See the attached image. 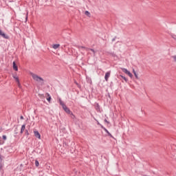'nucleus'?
Segmentation results:
<instances>
[{"mask_svg": "<svg viewBox=\"0 0 176 176\" xmlns=\"http://www.w3.org/2000/svg\"><path fill=\"white\" fill-rule=\"evenodd\" d=\"M20 119L21 120H23L24 119V117L23 116H21Z\"/></svg>", "mask_w": 176, "mask_h": 176, "instance_id": "2f4dec72", "label": "nucleus"}, {"mask_svg": "<svg viewBox=\"0 0 176 176\" xmlns=\"http://www.w3.org/2000/svg\"><path fill=\"white\" fill-rule=\"evenodd\" d=\"M12 78L15 79L16 82H18L19 86H20V80L19 79V77H17V75H13Z\"/></svg>", "mask_w": 176, "mask_h": 176, "instance_id": "0eeeda50", "label": "nucleus"}, {"mask_svg": "<svg viewBox=\"0 0 176 176\" xmlns=\"http://www.w3.org/2000/svg\"><path fill=\"white\" fill-rule=\"evenodd\" d=\"M3 166H2V158L0 157V171L2 170Z\"/></svg>", "mask_w": 176, "mask_h": 176, "instance_id": "a211bd4d", "label": "nucleus"}, {"mask_svg": "<svg viewBox=\"0 0 176 176\" xmlns=\"http://www.w3.org/2000/svg\"><path fill=\"white\" fill-rule=\"evenodd\" d=\"M2 138L0 137V145H3V144H5V142L1 140Z\"/></svg>", "mask_w": 176, "mask_h": 176, "instance_id": "393cba45", "label": "nucleus"}, {"mask_svg": "<svg viewBox=\"0 0 176 176\" xmlns=\"http://www.w3.org/2000/svg\"><path fill=\"white\" fill-rule=\"evenodd\" d=\"M1 36H2L3 38H4V39H9V36H8L6 34H5L4 32H3L1 35Z\"/></svg>", "mask_w": 176, "mask_h": 176, "instance_id": "1a4fd4ad", "label": "nucleus"}, {"mask_svg": "<svg viewBox=\"0 0 176 176\" xmlns=\"http://www.w3.org/2000/svg\"><path fill=\"white\" fill-rule=\"evenodd\" d=\"M25 135H30V133H28V130L25 131Z\"/></svg>", "mask_w": 176, "mask_h": 176, "instance_id": "b1692460", "label": "nucleus"}, {"mask_svg": "<svg viewBox=\"0 0 176 176\" xmlns=\"http://www.w3.org/2000/svg\"><path fill=\"white\" fill-rule=\"evenodd\" d=\"M14 134H19V128L16 127L14 129Z\"/></svg>", "mask_w": 176, "mask_h": 176, "instance_id": "4be33fe9", "label": "nucleus"}, {"mask_svg": "<svg viewBox=\"0 0 176 176\" xmlns=\"http://www.w3.org/2000/svg\"><path fill=\"white\" fill-rule=\"evenodd\" d=\"M97 124H98V126H100V124H101L100 123V122L97 121Z\"/></svg>", "mask_w": 176, "mask_h": 176, "instance_id": "72a5a7b5", "label": "nucleus"}, {"mask_svg": "<svg viewBox=\"0 0 176 176\" xmlns=\"http://www.w3.org/2000/svg\"><path fill=\"white\" fill-rule=\"evenodd\" d=\"M64 111L66 112V113H68L69 115L72 111L67 107V105L64 106L63 107Z\"/></svg>", "mask_w": 176, "mask_h": 176, "instance_id": "7ed1b4c3", "label": "nucleus"}, {"mask_svg": "<svg viewBox=\"0 0 176 176\" xmlns=\"http://www.w3.org/2000/svg\"><path fill=\"white\" fill-rule=\"evenodd\" d=\"M120 78H122V79H124V80H125V82L127 83V82H129V80L127 79V78H126L125 76H124L123 75L120 74L119 76Z\"/></svg>", "mask_w": 176, "mask_h": 176, "instance_id": "f8f14e48", "label": "nucleus"}, {"mask_svg": "<svg viewBox=\"0 0 176 176\" xmlns=\"http://www.w3.org/2000/svg\"><path fill=\"white\" fill-rule=\"evenodd\" d=\"M95 108H96V111H97L98 112H100V104H98V103L96 104Z\"/></svg>", "mask_w": 176, "mask_h": 176, "instance_id": "ddd939ff", "label": "nucleus"}, {"mask_svg": "<svg viewBox=\"0 0 176 176\" xmlns=\"http://www.w3.org/2000/svg\"><path fill=\"white\" fill-rule=\"evenodd\" d=\"M104 122L105 123H107L108 124H109V121H108L107 119H104Z\"/></svg>", "mask_w": 176, "mask_h": 176, "instance_id": "c85d7f7f", "label": "nucleus"}, {"mask_svg": "<svg viewBox=\"0 0 176 176\" xmlns=\"http://www.w3.org/2000/svg\"><path fill=\"white\" fill-rule=\"evenodd\" d=\"M3 129H2V127L0 128V133L2 131Z\"/></svg>", "mask_w": 176, "mask_h": 176, "instance_id": "c9c22d12", "label": "nucleus"}, {"mask_svg": "<svg viewBox=\"0 0 176 176\" xmlns=\"http://www.w3.org/2000/svg\"><path fill=\"white\" fill-rule=\"evenodd\" d=\"M32 76L34 79V80H36V82H40V83H41V85H44V82L45 80H43V78H42V77L36 75V74H32Z\"/></svg>", "mask_w": 176, "mask_h": 176, "instance_id": "f257e3e1", "label": "nucleus"}, {"mask_svg": "<svg viewBox=\"0 0 176 176\" xmlns=\"http://www.w3.org/2000/svg\"><path fill=\"white\" fill-rule=\"evenodd\" d=\"M110 76H111V72H107L104 76V80H106V82H108V79H109Z\"/></svg>", "mask_w": 176, "mask_h": 176, "instance_id": "20e7f679", "label": "nucleus"}, {"mask_svg": "<svg viewBox=\"0 0 176 176\" xmlns=\"http://www.w3.org/2000/svg\"><path fill=\"white\" fill-rule=\"evenodd\" d=\"M172 38L176 41V35L172 34Z\"/></svg>", "mask_w": 176, "mask_h": 176, "instance_id": "bb28decb", "label": "nucleus"}, {"mask_svg": "<svg viewBox=\"0 0 176 176\" xmlns=\"http://www.w3.org/2000/svg\"><path fill=\"white\" fill-rule=\"evenodd\" d=\"M35 166L36 167H39V162L38 160H35Z\"/></svg>", "mask_w": 176, "mask_h": 176, "instance_id": "412c9836", "label": "nucleus"}, {"mask_svg": "<svg viewBox=\"0 0 176 176\" xmlns=\"http://www.w3.org/2000/svg\"><path fill=\"white\" fill-rule=\"evenodd\" d=\"M3 33V32H2L1 30H0V36H1Z\"/></svg>", "mask_w": 176, "mask_h": 176, "instance_id": "473e14b6", "label": "nucleus"}, {"mask_svg": "<svg viewBox=\"0 0 176 176\" xmlns=\"http://www.w3.org/2000/svg\"><path fill=\"white\" fill-rule=\"evenodd\" d=\"M133 72L134 74V76L135 77L136 79H138V74H137V72H135V70H133Z\"/></svg>", "mask_w": 176, "mask_h": 176, "instance_id": "dca6fc26", "label": "nucleus"}, {"mask_svg": "<svg viewBox=\"0 0 176 176\" xmlns=\"http://www.w3.org/2000/svg\"><path fill=\"white\" fill-rule=\"evenodd\" d=\"M59 104L60 105H61V107L63 108L64 107H65V104H64V102H63V100H61V99H59Z\"/></svg>", "mask_w": 176, "mask_h": 176, "instance_id": "4468645a", "label": "nucleus"}, {"mask_svg": "<svg viewBox=\"0 0 176 176\" xmlns=\"http://www.w3.org/2000/svg\"><path fill=\"white\" fill-rule=\"evenodd\" d=\"M2 139L3 140V141H6V140H8V138L6 137V135H3L2 136Z\"/></svg>", "mask_w": 176, "mask_h": 176, "instance_id": "5701e85b", "label": "nucleus"}, {"mask_svg": "<svg viewBox=\"0 0 176 176\" xmlns=\"http://www.w3.org/2000/svg\"><path fill=\"white\" fill-rule=\"evenodd\" d=\"M63 145L64 146H67V143L66 142L63 143Z\"/></svg>", "mask_w": 176, "mask_h": 176, "instance_id": "f704fd0d", "label": "nucleus"}, {"mask_svg": "<svg viewBox=\"0 0 176 176\" xmlns=\"http://www.w3.org/2000/svg\"><path fill=\"white\" fill-rule=\"evenodd\" d=\"M45 96H47V100L48 101V102H50V101L52 100V96H50V94H49V93H47Z\"/></svg>", "mask_w": 176, "mask_h": 176, "instance_id": "6e6552de", "label": "nucleus"}, {"mask_svg": "<svg viewBox=\"0 0 176 176\" xmlns=\"http://www.w3.org/2000/svg\"><path fill=\"white\" fill-rule=\"evenodd\" d=\"M80 47H81V49H85V47H83V46H81Z\"/></svg>", "mask_w": 176, "mask_h": 176, "instance_id": "e433bc0d", "label": "nucleus"}, {"mask_svg": "<svg viewBox=\"0 0 176 176\" xmlns=\"http://www.w3.org/2000/svg\"><path fill=\"white\" fill-rule=\"evenodd\" d=\"M69 115H70V118H71L72 119H75V115H74V113H73L72 112L70 113Z\"/></svg>", "mask_w": 176, "mask_h": 176, "instance_id": "aec40b11", "label": "nucleus"}, {"mask_svg": "<svg viewBox=\"0 0 176 176\" xmlns=\"http://www.w3.org/2000/svg\"><path fill=\"white\" fill-rule=\"evenodd\" d=\"M74 83H75V85H76V86H77V87H78V89H80V87H82V86H80V84L78 83V82L74 81Z\"/></svg>", "mask_w": 176, "mask_h": 176, "instance_id": "6ab92c4d", "label": "nucleus"}, {"mask_svg": "<svg viewBox=\"0 0 176 176\" xmlns=\"http://www.w3.org/2000/svg\"><path fill=\"white\" fill-rule=\"evenodd\" d=\"M24 130H25V124H23L21 128V134H23L24 133Z\"/></svg>", "mask_w": 176, "mask_h": 176, "instance_id": "9d476101", "label": "nucleus"}, {"mask_svg": "<svg viewBox=\"0 0 176 176\" xmlns=\"http://www.w3.org/2000/svg\"><path fill=\"white\" fill-rule=\"evenodd\" d=\"M111 55L112 57H116V54L115 53H111Z\"/></svg>", "mask_w": 176, "mask_h": 176, "instance_id": "cd10ccee", "label": "nucleus"}, {"mask_svg": "<svg viewBox=\"0 0 176 176\" xmlns=\"http://www.w3.org/2000/svg\"><path fill=\"white\" fill-rule=\"evenodd\" d=\"M28 19V12H27L26 17H25V20L27 21Z\"/></svg>", "mask_w": 176, "mask_h": 176, "instance_id": "7c9ffc66", "label": "nucleus"}, {"mask_svg": "<svg viewBox=\"0 0 176 176\" xmlns=\"http://www.w3.org/2000/svg\"><path fill=\"white\" fill-rule=\"evenodd\" d=\"M12 68L14 71H19V67L17 66V64H16L15 61L12 63Z\"/></svg>", "mask_w": 176, "mask_h": 176, "instance_id": "39448f33", "label": "nucleus"}, {"mask_svg": "<svg viewBox=\"0 0 176 176\" xmlns=\"http://www.w3.org/2000/svg\"><path fill=\"white\" fill-rule=\"evenodd\" d=\"M104 131L108 134L109 137H111V138H113V136L112 135V134H111V133H109V131H108V129H107V128L106 129H104Z\"/></svg>", "mask_w": 176, "mask_h": 176, "instance_id": "9b49d317", "label": "nucleus"}, {"mask_svg": "<svg viewBox=\"0 0 176 176\" xmlns=\"http://www.w3.org/2000/svg\"><path fill=\"white\" fill-rule=\"evenodd\" d=\"M116 40V36H115L111 41L112 42H115Z\"/></svg>", "mask_w": 176, "mask_h": 176, "instance_id": "c756f323", "label": "nucleus"}, {"mask_svg": "<svg viewBox=\"0 0 176 176\" xmlns=\"http://www.w3.org/2000/svg\"><path fill=\"white\" fill-rule=\"evenodd\" d=\"M34 136L36 137V138H38V140H41V133H39V131H34Z\"/></svg>", "mask_w": 176, "mask_h": 176, "instance_id": "423d86ee", "label": "nucleus"}, {"mask_svg": "<svg viewBox=\"0 0 176 176\" xmlns=\"http://www.w3.org/2000/svg\"><path fill=\"white\" fill-rule=\"evenodd\" d=\"M60 47V44H54L53 45V49H58Z\"/></svg>", "mask_w": 176, "mask_h": 176, "instance_id": "2eb2a0df", "label": "nucleus"}, {"mask_svg": "<svg viewBox=\"0 0 176 176\" xmlns=\"http://www.w3.org/2000/svg\"><path fill=\"white\" fill-rule=\"evenodd\" d=\"M91 52H94V50H93V49H91Z\"/></svg>", "mask_w": 176, "mask_h": 176, "instance_id": "4c0bfd02", "label": "nucleus"}, {"mask_svg": "<svg viewBox=\"0 0 176 176\" xmlns=\"http://www.w3.org/2000/svg\"><path fill=\"white\" fill-rule=\"evenodd\" d=\"M85 16H87L88 17H90V16H91L90 12H89V11H85Z\"/></svg>", "mask_w": 176, "mask_h": 176, "instance_id": "f3484780", "label": "nucleus"}, {"mask_svg": "<svg viewBox=\"0 0 176 176\" xmlns=\"http://www.w3.org/2000/svg\"><path fill=\"white\" fill-rule=\"evenodd\" d=\"M122 72L126 74L129 78H133V74L130 71L127 70L126 68H122Z\"/></svg>", "mask_w": 176, "mask_h": 176, "instance_id": "f03ea898", "label": "nucleus"}, {"mask_svg": "<svg viewBox=\"0 0 176 176\" xmlns=\"http://www.w3.org/2000/svg\"><path fill=\"white\" fill-rule=\"evenodd\" d=\"M100 126L101 129H102L104 131L106 129V128L104 127V126H102V124H100Z\"/></svg>", "mask_w": 176, "mask_h": 176, "instance_id": "a878e982", "label": "nucleus"}]
</instances>
